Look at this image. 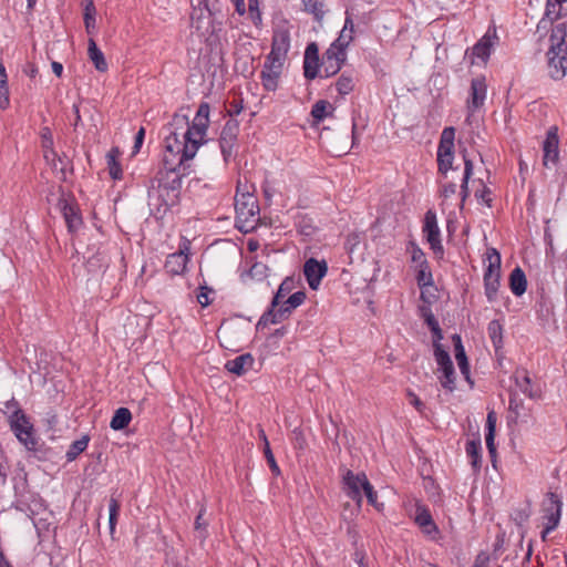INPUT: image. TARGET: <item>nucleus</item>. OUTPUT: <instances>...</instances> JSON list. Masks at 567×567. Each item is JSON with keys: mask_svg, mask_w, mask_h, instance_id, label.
<instances>
[{"mask_svg": "<svg viewBox=\"0 0 567 567\" xmlns=\"http://www.w3.org/2000/svg\"><path fill=\"white\" fill-rule=\"evenodd\" d=\"M196 153V143H188L179 136V132L176 130L171 131L169 135L165 138L162 167L156 175L168 177L174 174L183 179V177L190 173V165L187 162L194 158Z\"/></svg>", "mask_w": 567, "mask_h": 567, "instance_id": "f257e3e1", "label": "nucleus"}, {"mask_svg": "<svg viewBox=\"0 0 567 567\" xmlns=\"http://www.w3.org/2000/svg\"><path fill=\"white\" fill-rule=\"evenodd\" d=\"M182 181L177 175H155L147 187L148 207L156 219H162L181 202Z\"/></svg>", "mask_w": 567, "mask_h": 567, "instance_id": "f03ea898", "label": "nucleus"}, {"mask_svg": "<svg viewBox=\"0 0 567 567\" xmlns=\"http://www.w3.org/2000/svg\"><path fill=\"white\" fill-rule=\"evenodd\" d=\"M209 103L202 102L192 123H189L186 115L175 114L169 125L177 132L178 128L183 130L185 127L184 132H179V136L188 143H196L198 150L206 142L205 136L209 127Z\"/></svg>", "mask_w": 567, "mask_h": 567, "instance_id": "7ed1b4c3", "label": "nucleus"}, {"mask_svg": "<svg viewBox=\"0 0 567 567\" xmlns=\"http://www.w3.org/2000/svg\"><path fill=\"white\" fill-rule=\"evenodd\" d=\"M454 140H455V127L447 126L445 127L440 137L437 153H436V162H437V172L443 177H446L449 171L454 169L453 161H454Z\"/></svg>", "mask_w": 567, "mask_h": 567, "instance_id": "20e7f679", "label": "nucleus"}, {"mask_svg": "<svg viewBox=\"0 0 567 567\" xmlns=\"http://www.w3.org/2000/svg\"><path fill=\"white\" fill-rule=\"evenodd\" d=\"M485 256L488 261L484 274L485 295L488 300H493L499 288L501 254L492 247L487 248Z\"/></svg>", "mask_w": 567, "mask_h": 567, "instance_id": "39448f33", "label": "nucleus"}, {"mask_svg": "<svg viewBox=\"0 0 567 567\" xmlns=\"http://www.w3.org/2000/svg\"><path fill=\"white\" fill-rule=\"evenodd\" d=\"M239 122L235 118L228 120L221 128L219 147L225 163H228L238 150Z\"/></svg>", "mask_w": 567, "mask_h": 567, "instance_id": "423d86ee", "label": "nucleus"}, {"mask_svg": "<svg viewBox=\"0 0 567 567\" xmlns=\"http://www.w3.org/2000/svg\"><path fill=\"white\" fill-rule=\"evenodd\" d=\"M423 233L427 243L430 244V248L439 258H442L444 255V249L441 243V233L437 226L436 214L432 209H429L425 213Z\"/></svg>", "mask_w": 567, "mask_h": 567, "instance_id": "0eeeda50", "label": "nucleus"}, {"mask_svg": "<svg viewBox=\"0 0 567 567\" xmlns=\"http://www.w3.org/2000/svg\"><path fill=\"white\" fill-rule=\"evenodd\" d=\"M368 482L369 480L363 472L355 474L351 470H347L342 477L343 491L349 498L360 506L363 488Z\"/></svg>", "mask_w": 567, "mask_h": 567, "instance_id": "6e6552de", "label": "nucleus"}, {"mask_svg": "<svg viewBox=\"0 0 567 567\" xmlns=\"http://www.w3.org/2000/svg\"><path fill=\"white\" fill-rule=\"evenodd\" d=\"M487 95V84L484 75L472 79L470 86V95L466 100V110L468 115H473L476 111L484 106Z\"/></svg>", "mask_w": 567, "mask_h": 567, "instance_id": "1a4fd4ad", "label": "nucleus"}, {"mask_svg": "<svg viewBox=\"0 0 567 567\" xmlns=\"http://www.w3.org/2000/svg\"><path fill=\"white\" fill-rule=\"evenodd\" d=\"M290 49V32L285 27L274 29L271 39V50L267 55L270 60L282 61L287 59Z\"/></svg>", "mask_w": 567, "mask_h": 567, "instance_id": "9d476101", "label": "nucleus"}, {"mask_svg": "<svg viewBox=\"0 0 567 567\" xmlns=\"http://www.w3.org/2000/svg\"><path fill=\"white\" fill-rule=\"evenodd\" d=\"M306 299V292L303 290L296 291L289 295L278 307L270 308L259 318V319H276L277 316H286L289 315L292 310L298 308Z\"/></svg>", "mask_w": 567, "mask_h": 567, "instance_id": "9b49d317", "label": "nucleus"}, {"mask_svg": "<svg viewBox=\"0 0 567 567\" xmlns=\"http://www.w3.org/2000/svg\"><path fill=\"white\" fill-rule=\"evenodd\" d=\"M543 165L548 167L551 163L556 165L559 161V136L558 127L556 125L550 126L547 130L546 138L543 143Z\"/></svg>", "mask_w": 567, "mask_h": 567, "instance_id": "f8f14e48", "label": "nucleus"}, {"mask_svg": "<svg viewBox=\"0 0 567 567\" xmlns=\"http://www.w3.org/2000/svg\"><path fill=\"white\" fill-rule=\"evenodd\" d=\"M328 272V264L324 259L318 260L313 257L306 260L303 265V275L309 287L312 290L318 289L322 278Z\"/></svg>", "mask_w": 567, "mask_h": 567, "instance_id": "ddd939ff", "label": "nucleus"}, {"mask_svg": "<svg viewBox=\"0 0 567 567\" xmlns=\"http://www.w3.org/2000/svg\"><path fill=\"white\" fill-rule=\"evenodd\" d=\"M189 241L185 240L176 252L169 254L164 268L172 276L183 275L188 262Z\"/></svg>", "mask_w": 567, "mask_h": 567, "instance_id": "4468645a", "label": "nucleus"}, {"mask_svg": "<svg viewBox=\"0 0 567 567\" xmlns=\"http://www.w3.org/2000/svg\"><path fill=\"white\" fill-rule=\"evenodd\" d=\"M284 63L282 61L277 62L266 56L264 69L260 73L261 84L266 91L274 92L277 90Z\"/></svg>", "mask_w": 567, "mask_h": 567, "instance_id": "2eb2a0df", "label": "nucleus"}, {"mask_svg": "<svg viewBox=\"0 0 567 567\" xmlns=\"http://www.w3.org/2000/svg\"><path fill=\"white\" fill-rule=\"evenodd\" d=\"M58 207L63 215L68 230L75 233L83 223L78 204L74 200L61 197L58 202Z\"/></svg>", "mask_w": 567, "mask_h": 567, "instance_id": "dca6fc26", "label": "nucleus"}, {"mask_svg": "<svg viewBox=\"0 0 567 567\" xmlns=\"http://www.w3.org/2000/svg\"><path fill=\"white\" fill-rule=\"evenodd\" d=\"M347 60V52L342 50H334L329 47L322 55L321 66L323 68V78L336 75L342 68Z\"/></svg>", "mask_w": 567, "mask_h": 567, "instance_id": "f3484780", "label": "nucleus"}, {"mask_svg": "<svg viewBox=\"0 0 567 567\" xmlns=\"http://www.w3.org/2000/svg\"><path fill=\"white\" fill-rule=\"evenodd\" d=\"M513 379L515 382V388H511L509 390H517V393H523L527 398L532 400H538L542 396V391L539 386H536L532 383V379L525 369H517Z\"/></svg>", "mask_w": 567, "mask_h": 567, "instance_id": "a211bd4d", "label": "nucleus"}, {"mask_svg": "<svg viewBox=\"0 0 567 567\" xmlns=\"http://www.w3.org/2000/svg\"><path fill=\"white\" fill-rule=\"evenodd\" d=\"M321 61L319 58V48L316 42L307 45L303 56V75L307 80L311 81L319 76Z\"/></svg>", "mask_w": 567, "mask_h": 567, "instance_id": "6ab92c4d", "label": "nucleus"}, {"mask_svg": "<svg viewBox=\"0 0 567 567\" xmlns=\"http://www.w3.org/2000/svg\"><path fill=\"white\" fill-rule=\"evenodd\" d=\"M547 496L549 498V505L544 508V519H546L545 533H550L559 524L563 502L558 495L553 492H549Z\"/></svg>", "mask_w": 567, "mask_h": 567, "instance_id": "aec40b11", "label": "nucleus"}, {"mask_svg": "<svg viewBox=\"0 0 567 567\" xmlns=\"http://www.w3.org/2000/svg\"><path fill=\"white\" fill-rule=\"evenodd\" d=\"M508 424L526 422L530 409L525 406L524 400L518 395L517 390H509Z\"/></svg>", "mask_w": 567, "mask_h": 567, "instance_id": "412c9836", "label": "nucleus"}, {"mask_svg": "<svg viewBox=\"0 0 567 567\" xmlns=\"http://www.w3.org/2000/svg\"><path fill=\"white\" fill-rule=\"evenodd\" d=\"M235 210L238 219L247 221L250 217L258 214L257 199L251 194H236Z\"/></svg>", "mask_w": 567, "mask_h": 567, "instance_id": "4be33fe9", "label": "nucleus"}, {"mask_svg": "<svg viewBox=\"0 0 567 567\" xmlns=\"http://www.w3.org/2000/svg\"><path fill=\"white\" fill-rule=\"evenodd\" d=\"M353 32H354V23H353L352 14L347 9L343 29L341 30L339 37L330 44V47L337 51L342 50V52H346L348 45L353 40Z\"/></svg>", "mask_w": 567, "mask_h": 567, "instance_id": "5701e85b", "label": "nucleus"}, {"mask_svg": "<svg viewBox=\"0 0 567 567\" xmlns=\"http://www.w3.org/2000/svg\"><path fill=\"white\" fill-rule=\"evenodd\" d=\"M255 359L250 353L240 354L225 363V369L238 377L244 375L252 369Z\"/></svg>", "mask_w": 567, "mask_h": 567, "instance_id": "b1692460", "label": "nucleus"}, {"mask_svg": "<svg viewBox=\"0 0 567 567\" xmlns=\"http://www.w3.org/2000/svg\"><path fill=\"white\" fill-rule=\"evenodd\" d=\"M452 339L454 343V355L457 361L461 373L464 375L465 380L471 384V386H473L474 383L470 377V363L464 347L462 344L461 336L453 334Z\"/></svg>", "mask_w": 567, "mask_h": 567, "instance_id": "393cba45", "label": "nucleus"}, {"mask_svg": "<svg viewBox=\"0 0 567 567\" xmlns=\"http://www.w3.org/2000/svg\"><path fill=\"white\" fill-rule=\"evenodd\" d=\"M8 423L18 440H21L22 431L32 430L33 426L24 411H13L8 417Z\"/></svg>", "mask_w": 567, "mask_h": 567, "instance_id": "a878e982", "label": "nucleus"}, {"mask_svg": "<svg viewBox=\"0 0 567 567\" xmlns=\"http://www.w3.org/2000/svg\"><path fill=\"white\" fill-rule=\"evenodd\" d=\"M415 523L422 528L423 533L429 535L432 539L439 534V528L431 513L424 507H417Z\"/></svg>", "mask_w": 567, "mask_h": 567, "instance_id": "bb28decb", "label": "nucleus"}, {"mask_svg": "<svg viewBox=\"0 0 567 567\" xmlns=\"http://www.w3.org/2000/svg\"><path fill=\"white\" fill-rule=\"evenodd\" d=\"M463 161H464V173L463 178L461 183V202L462 206L464 205V202L470 196V188H468V181L473 176V169L474 165L471 158L467 156V151L464 148L462 152Z\"/></svg>", "mask_w": 567, "mask_h": 567, "instance_id": "cd10ccee", "label": "nucleus"}, {"mask_svg": "<svg viewBox=\"0 0 567 567\" xmlns=\"http://www.w3.org/2000/svg\"><path fill=\"white\" fill-rule=\"evenodd\" d=\"M496 422H497L496 413L494 411H489L487 413V417H486L487 433L485 435V441H486V446H487L488 453H489L493 462H494V458L496 457V446L494 443Z\"/></svg>", "mask_w": 567, "mask_h": 567, "instance_id": "c85d7f7f", "label": "nucleus"}, {"mask_svg": "<svg viewBox=\"0 0 567 567\" xmlns=\"http://www.w3.org/2000/svg\"><path fill=\"white\" fill-rule=\"evenodd\" d=\"M509 288L512 292L519 297L527 289V279L524 270L520 267H516L509 275Z\"/></svg>", "mask_w": 567, "mask_h": 567, "instance_id": "c756f323", "label": "nucleus"}, {"mask_svg": "<svg viewBox=\"0 0 567 567\" xmlns=\"http://www.w3.org/2000/svg\"><path fill=\"white\" fill-rule=\"evenodd\" d=\"M89 48H87V54L90 60L93 62L95 69L99 72H106L109 69L107 62L105 60V56L101 49L97 47L96 42L90 38L89 39Z\"/></svg>", "mask_w": 567, "mask_h": 567, "instance_id": "7c9ffc66", "label": "nucleus"}, {"mask_svg": "<svg viewBox=\"0 0 567 567\" xmlns=\"http://www.w3.org/2000/svg\"><path fill=\"white\" fill-rule=\"evenodd\" d=\"M566 38V25L565 23H559L551 28L550 34V48L547 52V55L550 54H559L561 50V45L565 43Z\"/></svg>", "mask_w": 567, "mask_h": 567, "instance_id": "2f4dec72", "label": "nucleus"}, {"mask_svg": "<svg viewBox=\"0 0 567 567\" xmlns=\"http://www.w3.org/2000/svg\"><path fill=\"white\" fill-rule=\"evenodd\" d=\"M549 75L554 80H560L566 75L567 59L565 56L558 58V54L548 55Z\"/></svg>", "mask_w": 567, "mask_h": 567, "instance_id": "473e14b6", "label": "nucleus"}, {"mask_svg": "<svg viewBox=\"0 0 567 567\" xmlns=\"http://www.w3.org/2000/svg\"><path fill=\"white\" fill-rule=\"evenodd\" d=\"M334 111L333 105L327 100L317 101L311 109V116L313 117V124L317 125L322 122L326 117L331 116Z\"/></svg>", "mask_w": 567, "mask_h": 567, "instance_id": "72a5a7b5", "label": "nucleus"}, {"mask_svg": "<svg viewBox=\"0 0 567 567\" xmlns=\"http://www.w3.org/2000/svg\"><path fill=\"white\" fill-rule=\"evenodd\" d=\"M120 151L117 147L111 148L106 154L107 168L111 178L114 181L122 179L123 171L121 163L118 162Z\"/></svg>", "mask_w": 567, "mask_h": 567, "instance_id": "f704fd0d", "label": "nucleus"}, {"mask_svg": "<svg viewBox=\"0 0 567 567\" xmlns=\"http://www.w3.org/2000/svg\"><path fill=\"white\" fill-rule=\"evenodd\" d=\"M297 284L298 280L295 277H286L280 284L277 292L275 293L270 306H272L274 308L278 307V305H280V302H282V300L287 298V296L296 287Z\"/></svg>", "mask_w": 567, "mask_h": 567, "instance_id": "c9c22d12", "label": "nucleus"}, {"mask_svg": "<svg viewBox=\"0 0 567 567\" xmlns=\"http://www.w3.org/2000/svg\"><path fill=\"white\" fill-rule=\"evenodd\" d=\"M281 321H257L256 330L259 333L269 336L274 339H279L286 333V328L277 327Z\"/></svg>", "mask_w": 567, "mask_h": 567, "instance_id": "e433bc0d", "label": "nucleus"}, {"mask_svg": "<svg viewBox=\"0 0 567 567\" xmlns=\"http://www.w3.org/2000/svg\"><path fill=\"white\" fill-rule=\"evenodd\" d=\"M487 332L495 348L496 355L501 357V350L503 349V328L499 321H491L487 327Z\"/></svg>", "mask_w": 567, "mask_h": 567, "instance_id": "4c0bfd02", "label": "nucleus"}, {"mask_svg": "<svg viewBox=\"0 0 567 567\" xmlns=\"http://www.w3.org/2000/svg\"><path fill=\"white\" fill-rule=\"evenodd\" d=\"M131 420H132L131 411L126 408H120L115 411V413L111 420L110 426H111V429H113L115 431L123 430L130 424Z\"/></svg>", "mask_w": 567, "mask_h": 567, "instance_id": "58836bf2", "label": "nucleus"}, {"mask_svg": "<svg viewBox=\"0 0 567 567\" xmlns=\"http://www.w3.org/2000/svg\"><path fill=\"white\" fill-rule=\"evenodd\" d=\"M355 79L352 72L344 71L336 82L337 91L340 95H347L354 90Z\"/></svg>", "mask_w": 567, "mask_h": 567, "instance_id": "ea45409f", "label": "nucleus"}, {"mask_svg": "<svg viewBox=\"0 0 567 567\" xmlns=\"http://www.w3.org/2000/svg\"><path fill=\"white\" fill-rule=\"evenodd\" d=\"M481 441L480 440H471L466 443L465 451L467 456L471 460L472 466L478 471L481 468Z\"/></svg>", "mask_w": 567, "mask_h": 567, "instance_id": "a19ab883", "label": "nucleus"}, {"mask_svg": "<svg viewBox=\"0 0 567 567\" xmlns=\"http://www.w3.org/2000/svg\"><path fill=\"white\" fill-rule=\"evenodd\" d=\"M206 514V507L205 505H200L199 512L195 518L194 523V529L196 533L197 538H199L202 542L205 540L208 536L207 527H208V519L205 517Z\"/></svg>", "mask_w": 567, "mask_h": 567, "instance_id": "79ce46f5", "label": "nucleus"}, {"mask_svg": "<svg viewBox=\"0 0 567 567\" xmlns=\"http://www.w3.org/2000/svg\"><path fill=\"white\" fill-rule=\"evenodd\" d=\"M90 442L89 435H83L81 439L72 442V444L69 446L65 457L68 462H73L76 460V457L84 452L87 449Z\"/></svg>", "mask_w": 567, "mask_h": 567, "instance_id": "37998d69", "label": "nucleus"}, {"mask_svg": "<svg viewBox=\"0 0 567 567\" xmlns=\"http://www.w3.org/2000/svg\"><path fill=\"white\" fill-rule=\"evenodd\" d=\"M96 8L93 0H86V4L84 7L83 20L86 32L92 34L96 27Z\"/></svg>", "mask_w": 567, "mask_h": 567, "instance_id": "c03bdc74", "label": "nucleus"}, {"mask_svg": "<svg viewBox=\"0 0 567 567\" xmlns=\"http://www.w3.org/2000/svg\"><path fill=\"white\" fill-rule=\"evenodd\" d=\"M416 281L419 287L421 288V296L423 300H430V298H426V293L432 290L433 288V279H432V272L431 270H417L416 275Z\"/></svg>", "mask_w": 567, "mask_h": 567, "instance_id": "a18cd8bd", "label": "nucleus"}, {"mask_svg": "<svg viewBox=\"0 0 567 567\" xmlns=\"http://www.w3.org/2000/svg\"><path fill=\"white\" fill-rule=\"evenodd\" d=\"M306 12L313 16L315 20L320 22L323 19V0H301Z\"/></svg>", "mask_w": 567, "mask_h": 567, "instance_id": "49530a36", "label": "nucleus"}, {"mask_svg": "<svg viewBox=\"0 0 567 567\" xmlns=\"http://www.w3.org/2000/svg\"><path fill=\"white\" fill-rule=\"evenodd\" d=\"M440 372H442V378H440L441 385L449 390L454 391L455 390V370L454 365L447 364L446 367L439 369Z\"/></svg>", "mask_w": 567, "mask_h": 567, "instance_id": "de8ad7c7", "label": "nucleus"}, {"mask_svg": "<svg viewBox=\"0 0 567 567\" xmlns=\"http://www.w3.org/2000/svg\"><path fill=\"white\" fill-rule=\"evenodd\" d=\"M296 226L298 233L302 236L310 237L316 231V226L312 224V219L307 215H300L296 219Z\"/></svg>", "mask_w": 567, "mask_h": 567, "instance_id": "09e8293b", "label": "nucleus"}, {"mask_svg": "<svg viewBox=\"0 0 567 567\" xmlns=\"http://www.w3.org/2000/svg\"><path fill=\"white\" fill-rule=\"evenodd\" d=\"M565 1L563 0H546L545 12L543 16L550 19L551 21H556L561 18V4Z\"/></svg>", "mask_w": 567, "mask_h": 567, "instance_id": "8fccbe9b", "label": "nucleus"}, {"mask_svg": "<svg viewBox=\"0 0 567 567\" xmlns=\"http://www.w3.org/2000/svg\"><path fill=\"white\" fill-rule=\"evenodd\" d=\"M28 451H38L39 440L35 436L34 427L21 432V440H18Z\"/></svg>", "mask_w": 567, "mask_h": 567, "instance_id": "3c124183", "label": "nucleus"}, {"mask_svg": "<svg viewBox=\"0 0 567 567\" xmlns=\"http://www.w3.org/2000/svg\"><path fill=\"white\" fill-rule=\"evenodd\" d=\"M120 511H121V503H120V501L112 496L110 498V504H109V512H110L109 527H110V533L111 534H113L115 532V526L117 524V518H118V515H120Z\"/></svg>", "mask_w": 567, "mask_h": 567, "instance_id": "603ef678", "label": "nucleus"}, {"mask_svg": "<svg viewBox=\"0 0 567 567\" xmlns=\"http://www.w3.org/2000/svg\"><path fill=\"white\" fill-rule=\"evenodd\" d=\"M434 348V358L439 365V369L446 367L447 364H452L451 357L449 352L444 349L443 344H435Z\"/></svg>", "mask_w": 567, "mask_h": 567, "instance_id": "864d4df0", "label": "nucleus"}, {"mask_svg": "<svg viewBox=\"0 0 567 567\" xmlns=\"http://www.w3.org/2000/svg\"><path fill=\"white\" fill-rule=\"evenodd\" d=\"M473 55L480 58L485 61L491 55V42L488 40H480L473 47Z\"/></svg>", "mask_w": 567, "mask_h": 567, "instance_id": "5fc2aeb1", "label": "nucleus"}, {"mask_svg": "<svg viewBox=\"0 0 567 567\" xmlns=\"http://www.w3.org/2000/svg\"><path fill=\"white\" fill-rule=\"evenodd\" d=\"M202 12V8L207 12V20H210L217 12H219L218 0H197V6ZM209 24V21H207Z\"/></svg>", "mask_w": 567, "mask_h": 567, "instance_id": "6e6d98bb", "label": "nucleus"}, {"mask_svg": "<svg viewBox=\"0 0 567 567\" xmlns=\"http://www.w3.org/2000/svg\"><path fill=\"white\" fill-rule=\"evenodd\" d=\"M408 251L411 252V260L413 264L424 262L426 260L425 254L414 241H410L408 245Z\"/></svg>", "mask_w": 567, "mask_h": 567, "instance_id": "4d7b16f0", "label": "nucleus"}, {"mask_svg": "<svg viewBox=\"0 0 567 567\" xmlns=\"http://www.w3.org/2000/svg\"><path fill=\"white\" fill-rule=\"evenodd\" d=\"M264 455H265V457L267 460V463H268L272 474L275 476L280 475V468H279V466H278V464L276 462V458L274 456V453H272V451L270 449V444H266V446H264Z\"/></svg>", "mask_w": 567, "mask_h": 567, "instance_id": "13d9d810", "label": "nucleus"}, {"mask_svg": "<svg viewBox=\"0 0 567 567\" xmlns=\"http://www.w3.org/2000/svg\"><path fill=\"white\" fill-rule=\"evenodd\" d=\"M204 12H206L204 8H202V13H200L198 7H193V12L190 14V21H192V27L195 28L197 31H200L202 29H204V25H203V20L205 18ZM206 19H207V16H206Z\"/></svg>", "mask_w": 567, "mask_h": 567, "instance_id": "bf43d9fd", "label": "nucleus"}, {"mask_svg": "<svg viewBox=\"0 0 567 567\" xmlns=\"http://www.w3.org/2000/svg\"><path fill=\"white\" fill-rule=\"evenodd\" d=\"M215 293L214 289L207 286L199 287V293L197 295V301L202 307H207L212 303L209 295Z\"/></svg>", "mask_w": 567, "mask_h": 567, "instance_id": "052dcab7", "label": "nucleus"}, {"mask_svg": "<svg viewBox=\"0 0 567 567\" xmlns=\"http://www.w3.org/2000/svg\"><path fill=\"white\" fill-rule=\"evenodd\" d=\"M363 494L365 495L368 503L370 505L374 506L377 509H380V507L377 503L378 494L374 491V487L372 486V484L370 482L365 483L364 488H363Z\"/></svg>", "mask_w": 567, "mask_h": 567, "instance_id": "680f3d73", "label": "nucleus"}, {"mask_svg": "<svg viewBox=\"0 0 567 567\" xmlns=\"http://www.w3.org/2000/svg\"><path fill=\"white\" fill-rule=\"evenodd\" d=\"M426 323L433 336V347H435V344H442L441 340L443 339V332L440 328L439 321H426Z\"/></svg>", "mask_w": 567, "mask_h": 567, "instance_id": "e2e57ef3", "label": "nucleus"}, {"mask_svg": "<svg viewBox=\"0 0 567 567\" xmlns=\"http://www.w3.org/2000/svg\"><path fill=\"white\" fill-rule=\"evenodd\" d=\"M481 184L483 185V187L482 189H477L475 192V197L482 199L487 207H492V192L486 185L483 184L482 181Z\"/></svg>", "mask_w": 567, "mask_h": 567, "instance_id": "0e129e2a", "label": "nucleus"}, {"mask_svg": "<svg viewBox=\"0 0 567 567\" xmlns=\"http://www.w3.org/2000/svg\"><path fill=\"white\" fill-rule=\"evenodd\" d=\"M293 437H292V445L297 450H305L307 446V441L303 435V433L299 429H295L292 431Z\"/></svg>", "mask_w": 567, "mask_h": 567, "instance_id": "69168bd1", "label": "nucleus"}, {"mask_svg": "<svg viewBox=\"0 0 567 567\" xmlns=\"http://www.w3.org/2000/svg\"><path fill=\"white\" fill-rule=\"evenodd\" d=\"M10 105L8 83L0 84V109L7 110Z\"/></svg>", "mask_w": 567, "mask_h": 567, "instance_id": "338daca9", "label": "nucleus"}, {"mask_svg": "<svg viewBox=\"0 0 567 567\" xmlns=\"http://www.w3.org/2000/svg\"><path fill=\"white\" fill-rule=\"evenodd\" d=\"M553 23H554V21H551L550 19L543 16V18L537 23L536 32L540 37H544L547 33V31L553 27Z\"/></svg>", "mask_w": 567, "mask_h": 567, "instance_id": "774afa93", "label": "nucleus"}]
</instances>
